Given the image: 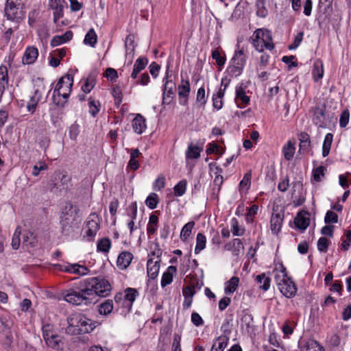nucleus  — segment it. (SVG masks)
<instances>
[{
  "mask_svg": "<svg viewBox=\"0 0 351 351\" xmlns=\"http://www.w3.org/2000/svg\"><path fill=\"white\" fill-rule=\"evenodd\" d=\"M88 289L84 285V281L80 282L78 285L73 286L62 293L63 299L68 303L80 306L89 305L93 303L89 293Z\"/></svg>",
  "mask_w": 351,
  "mask_h": 351,
  "instance_id": "obj_1",
  "label": "nucleus"
},
{
  "mask_svg": "<svg viewBox=\"0 0 351 351\" xmlns=\"http://www.w3.org/2000/svg\"><path fill=\"white\" fill-rule=\"evenodd\" d=\"M84 285L88 289V293L95 303L96 296L106 298L112 291V285L106 278L97 276L90 277L83 280Z\"/></svg>",
  "mask_w": 351,
  "mask_h": 351,
  "instance_id": "obj_2",
  "label": "nucleus"
},
{
  "mask_svg": "<svg viewBox=\"0 0 351 351\" xmlns=\"http://www.w3.org/2000/svg\"><path fill=\"white\" fill-rule=\"evenodd\" d=\"M73 84V78L70 75H66L59 79L53 90L52 97L54 104L61 108L64 107L69 98Z\"/></svg>",
  "mask_w": 351,
  "mask_h": 351,
  "instance_id": "obj_3",
  "label": "nucleus"
},
{
  "mask_svg": "<svg viewBox=\"0 0 351 351\" xmlns=\"http://www.w3.org/2000/svg\"><path fill=\"white\" fill-rule=\"evenodd\" d=\"M251 42L254 47L260 52L263 51L265 48L269 50H272L274 48L271 34L268 30L256 29L251 37Z\"/></svg>",
  "mask_w": 351,
  "mask_h": 351,
  "instance_id": "obj_4",
  "label": "nucleus"
},
{
  "mask_svg": "<svg viewBox=\"0 0 351 351\" xmlns=\"http://www.w3.org/2000/svg\"><path fill=\"white\" fill-rule=\"evenodd\" d=\"M8 20L19 22L25 16V5L22 0H7L4 9Z\"/></svg>",
  "mask_w": 351,
  "mask_h": 351,
  "instance_id": "obj_5",
  "label": "nucleus"
},
{
  "mask_svg": "<svg viewBox=\"0 0 351 351\" xmlns=\"http://www.w3.org/2000/svg\"><path fill=\"white\" fill-rule=\"evenodd\" d=\"M79 212L80 209L77 206L73 205L71 202L66 203L61 215L63 228L77 223L80 220Z\"/></svg>",
  "mask_w": 351,
  "mask_h": 351,
  "instance_id": "obj_6",
  "label": "nucleus"
},
{
  "mask_svg": "<svg viewBox=\"0 0 351 351\" xmlns=\"http://www.w3.org/2000/svg\"><path fill=\"white\" fill-rule=\"evenodd\" d=\"M99 223L100 221L98 215L95 213L90 214L83 228L84 236L87 237L89 241H92L99 230Z\"/></svg>",
  "mask_w": 351,
  "mask_h": 351,
  "instance_id": "obj_7",
  "label": "nucleus"
},
{
  "mask_svg": "<svg viewBox=\"0 0 351 351\" xmlns=\"http://www.w3.org/2000/svg\"><path fill=\"white\" fill-rule=\"evenodd\" d=\"M82 320V314L73 313L67 318L68 326L66 328V333L71 335H79L80 323Z\"/></svg>",
  "mask_w": 351,
  "mask_h": 351,
  "instance_id": "obj_8",
  "label": "nucleus"
},
{
  "mask_svg": "<svg viewBox=\"0 0 351 351\" xmlns=\"http://www.w3.org/2000/svg\"><path fill=\"white\" fill-rule=\"evenodd\" d=\"M162 105H169L172 101L176 92V83L173 81H167L164 82Z\"/></svg>",
  "mask_w": 351,
  "mask_h": 351,
  "instance_id": "obj_9",
  "label": "nucleus"
},
{
  "mask_svg": "<svg viewBox=\"0 0 351 351\" xmlns=\"http://www.w3.org/2000/svg\"><path fill=\"white\" fill-rule=\"evenodd\" d=\"M296 228L304 231L310 224V213L308 211H300L294 219Z\"/></svg>",
  "mask_w": 351,
  "mask_h": 351,
  "instance_id": "obj_10",
  "label": "nucleus"
},
{
  "mask_svg": "<svg viewBox=\"0 0 351 351\" xmlns=\"http://www.w3.org/2000/svg\"><path fill=\"white\" fill-rule=\"evenodd\" d=\"M278 287L280 292L287 298H293L297 292L295 285L290 278L281 283Z\"/></svg>",
  "mask_w": 351,
  "mask_h": 351,
  "instance_id": "obj_11",
  "label": "nucleus"
},
{
  "mask_svg": "<svg viewBox=\"0 0 351 351\" xmlns=\"http://www.w3.org/2000/svg\"><path fill=\"white\" fill-rule=\"evenodd\" d=\"M123 293V307L131 308L139 293L137 289L128 287L124 290Z\"/></svg>",
  "mask_w": 351,
  "mask_h": 351,
  "instance_id": "obj_12",
  "label": "nucleus"
},
{
  "mask_svg": "<svg viewBox=\"0 0 351 351\" xmlns=\"http://www.w3.org/2000/svg\"><path fill=\"white\" fill-rule=\"evenodd\" d=\"M247 57V51L243 47L239 48V45H237V49L235 50L234 54L231 60V63L237 64L244 68L246 64Z\"/></svg>",
  "mask_w": 351,
  "mask_h": 351,
  "instance_id": "obj_13",
  "label": "nucleus"
},
{
  "mask_svg": "<svg viewBox=\"0 0 351 351\" xmlns=\"http://www.w3.org/2000/svg\"><path fill=\"white\" fill-rule=\"evenodd\" d=\"M273 273L274 274V280L278 287L289 278L287 276L286 268L282 263L276 265Z\"/></svg>",
  "mask_w": 351,
  "mask_h": 351,
  "instance_id": "obj_14",
  "label": "nucleus"
},
{
  "mask_svg": "<svg viewBox=\"0 0 351 351\" xmlns=\"http://www.w3.org/2000/svg\"><path fill=\"white\" fill-rule=\"evenodd\" d=\"M191 91L190 83L189 80H184L182 79L181 84L178 86V95L180 99V104L181 105H186L188 101V97Z\"/></svg>",
  "mask_w": 351,
  "mask_h": 351,
  "instance_id": "obj_15",
  "label": "nucleus"
},
{
  "mask_svg": "<svg viewBox=\"0 0 351 351\" xmlns=\"http://www.w3.org/2000/svg\"><path fill=\"white\" fill-rule=\"evenodd\" d=\"M96 324L97 323L95 322L82 314V320L80 323V328L77 329L79 330V335L92 332L96 327Z\"/></svg>",
  "mask_w": 351,
  "mask_h": 351,
  "instance_id": "obj_16",
  "label": "nucleus"
},
{
  "mask_svg": "<svg viewBox=\"0 0 351 351\" xmlns=\"http://www.w3.org/2000/svg\"><path fill=\"white\" fill-rule=\"evenodd\" d=\"M64 0H50L49 6L53 10V21L57 23L58 21L63 17V3Z\"/></svg>",
  "mask_w": 351,
  "mask_h": 351,
  "instance_id": "obj_17",
  "label": "nucleus"
},
{
  "mask_svg": "<svg viewBox=\"0 0 351 351\" xmlns=\"http://www.w3.org/2000/svg\"><path fill=\"white\" fill-rule=\"evenodd\" d=\"M132 127L137 134H143L147 128L146 120L141 114H137L132 122Z\"/></svg>",
  "mask_w": 351,
  "mask_h": 351,
  "instance_id": "obj_18",
  "label": "nucleus"
},
{
  "mask_svg": "<svg viewBox=\"0 0 351 351\" xmlns=\"http://www.w3.org/2000/svg\"><path fill=\"white\" fill-rule=\"evenodd\" d=\"M38 56V50L34 47H27L23 57V63L30 64L34 63Z\"/></svg>",
  "mask_w": 351,
  "mask_h": 351,
  "instance_id": "obj_19",
  "label": "nucleus"
},
{
  "mask_svg": "<svg viewBox=\"0 0 351 351\" xmlns=\"http://www.w3.org/2000/svg\"><path fill=\"white\" fill-rule=\"evenodd\" d=\"M133 255L129 252H122L118 256L117 265L120 269H125L131 263Z\"/></svg>",
  "mask_w": 351,
  "mask_h": 351,
  "instance_id": "obj_20",
  "label": "nucleus"
},
{
  "mask_svg": "<svg viewBox=\"0 0 351 351\" xmlns=\"http://www.w3.org/2000/svg\"><path fill=\"white\" fill-rule=\"evenodd\" d=\"M284 215L280 213H273L270 220V228L271 232L277 234L282 227Z\"/></svg>",
  "mask_w": 351,
  "mask_h": 351,
  "instance_id": "obj_21",
  "label": "nucleus"
},
{
  "mask_svg": "<svg viewBox=\"0 0 351 351\" xmlns=\"http://www.w3.org/2000/svg\"><path fill=\"white\" fill-rule=\"evenodd\" d=\"M225 247L226 250L232 251L233 254L237 256L244 251L243 244L239 239H234L230 243L226 244Z\"/></svg>",
  "mask_w": 351,
  "mask_h": 351,
  "instance_id": "obj_22",
  "label": "nucleus"
},
{
  "mask_svg": "<svg viewBox=\"0 0 351 351\" xmlns=\"http://www.w3.org/2000/svg\"><path fill=\"white\" fill-rule=\"evenodd\" d=\"M148 60L145 57L138 58L134 64L133 71L131 74V77L135 79L137 77L138 73L141 72L147 65Z\"/></svg>",
  "mask_w": 351,
  "mask_h": 351,
  "instance_id": "obj_23",
  "label": "nucleus"
},
{
  "mask_svg": "<svg viewBox=\"0 0 351 351\" xmlns=\"http://www.w3.org/2000/svg\"><path fill=\"white\" fill-rule=\"evenodd\" d=\"M236 102H238V101H241V104H238L237 106L239 108H243L245 106L247 105L250 102V97L246 95L245 91L244 88H243L242 85L239 86H237L236 88V98H235Z\"/></svg>",
  "mask_w": 351,
  "mask_h": 351,
  "instance_id": "obj_24",
  "label": "nucleus"
},
{
  "mask_svg": "<svg viewBox=\"0 0 351 351\" xmlns=\"http://www.w3.org/2000/svg\"><path fill=\"white\" fill-rule=\"evenodd\" d=\"M42 99V93L38 89L35 90L34 95L30 97L29 101L27 102V110L33 113L36 109L38 103Z\"/></svg>",
  "mask_w": 351,
  "mask_h": 351,
  "instance_id": "obj_25",
  "label": "nucleus"
},
{
  "mask_svg": "<svg viewBox=\"0 0 351 351\" xmlns=\"http://www.w3.org/2000/svg\"><path fill=\"white\" fill-rule=\"evenodd\" d=\"M65 271L69 273L78 274L80 276H85L90 272L88 267L79 264H70L65 268Z\"/></svg>",
  "mask_w": 351,
  "mask_h": 351,
  "instance_id": "obj_26",
  "label": "nucleus"
},
{
  "mask_svg": "<svg viewBox=\"0 0 351 351\" xmlns=\"http://www.w3.org/2000/svg\"><path fill=\"white\" fill-rule=\"evenodd\" d=\"M159 262H160L159 261H153V260H152V259H149L147 261V272L148 276L151 279H153V280L155 279L158 274L159 269H160Z\"/></svg>",
  "mask_w": 351,
  "mask_h": 351,
  "instance_id": "obj_27",
  "label": "nucleus"
},
{
  "mask_svg": "<svg viewBox=\"0 0 351 351\" xmlns=\"http://www.w3.org/2000/svg\"><path fill=\"white\" fill-rule=\"evenodd\" d=\"M295 152V142L288 141L282 147L285 158L289 161L293 159Z\"/></svg>",
  "mask_w": 351,
  "mask_h": 351,
  "instance_id": "obj_28",
  "label": "nucleus"
},
{
  "mask_svg": "<svg viewBox=\"0 0 351 351\" xmlns=\"http://www.w3.org/2000/svg\"><path fill=\"white\" fill-rule=\"evenodd\" d=\"M324 64L320 59H317L314 62L312 75L315 82L319 81L324 75Z\"/></svg>",
  "mask_w": 351,
  "mask_h": 351,
  "instance_id": "obj_29",
  "label": "nucleus"
},
{
  "mask_svg": "<svg viewBox=\"0 0 351 351\" xmlns=\"http://www.w3.org/2000/svg\"><path fill=\"white\" fill-rule=\"evenodd\" d=\"M176 272L175 266H169L167 270L162 274L161 279V287H165L171 283L173 274Z\"/></svg>",
  "mask_w": 351,
  "mask_h": 351,
  "instance_id": "obj_30",
  "label": "nucleus"
},
{
  "mask_svg": "<svg viewBox=\"0 0 351 351\" xmlns=\"http://www.w3.org/2000/svg\"><path fill=\"white\" fill-rule=\"evenodd\" d=\"M229 337L227 334L219 337L213 343L210 351H223L228 345Z\"/></svg>",
  "mask_w": 351,
  "mask_h": 351,
  "instance_id": "obj_31",
  "label": "nucleus"
},
{
  "mask_svg": "<svg viewBox=\"0 0 351 351\" xmlns=\"http://www.w3.org/2000/svg\"><path fill=\"white\" fill-rule=\"evenodd\" d=\"M228 85V84H226L223 89L220 88L216 94L213 95V107L217 110L221 109L223 107V97Z\"/></svg>",
  "mask_w": 351,
  "mask_h": 351,
  "instance_id": "obj_32",
  "label": "nucleus"
},
{
  "mask_svg": "<svg viewBox=\"0 0 351 351\" xmlns=\"http://www.w3.org/2000/svg\"><path fill=\"white\" fill-rule=\"evenodd\" d=\"M256 282L258 285V288L264 291L269 290L270 287L271 278L267 276L265 274L257 275Z\"/></svg>",
  "mask_w": 351,
  "mask_h": 351,
  "instance_id": "obj_33",
  "label": "nucleus"
},
{
  "mask_svg": "<svg viewBox=\"0 0 351 351\" xmlns=\"http://www.w3.org/2000/svg\"><path fill=\"white\" fill-rule=\"evenodd\" d=\"M43 337L47 346H51L52 344L49 341V338H51L54 335L56 332L54 329V326L49 324H44L42 327Z\"/></svg>",
  "mask_w": 351,
  "mask_h": 351,
  "instance_id": "obj_34",
  "label": "nucleus"
},
{
  "mask_svg": "<svg viewBox=\"0 0 351 351\" xmlns=\"http://www.w3.org/2000/svg\"><path fill=\"white\" fill-rule=\"evenodd\" d=\"M58 180H60V184H58V183H53L52 188H58L62 187V189H69L71 182V178L69 175H67L66 173H59L58 175Z\"/></svg>",
  "mask_w": 351,
  "mask_h": 351,
  "instance_id": "obj_35",
  "label": "nucleus"
},
{
  "mask_svg": "<svg viewBox=\"0 0 351 351\" xmlns=\"http://www.w3.org/2000/svg\"><path fill=\"white\" fill-rule=\"evenodd\" d=\"M298 139L300 141V151H306L311 146V140L309 135L306 132H301L298 135Z\"/></svg>",
  "mask_w": 351,
  "mask_h": 351,
  "instance_id": "obj_36",
  "label": "nucleus"
},
{
  "mask_svg": "<svg viewBox=\"0 0 351 351\" xmlns=\"http://www.w3.org/2000/svg\"><path fill=\"white\" fill-rule=\"evenodd\" d=\"M210 171H213L215 174V177L213 180V183L215 186H218V189H220L221 185L223 183V176H221L222 169L213 164H210Z\"/></svg>",
  "mask_w": 351,
  "mask_h": 351,
  "instance_id": "obj_37",
  "label": "nucleus"
},
{
  "mask_svg": "<svg viewBox=\"0 0 351 351\" xmlns=\"http://www.w3.org/2000/svg\"><path fill=\"white\" fill-rule=\"evenodd\" d=\"M239 278L237 276L232 277L226 284L225 293L231 294L233 293L239 286Z\"/></svg>",
  "mask_w": 351,
  "mask_h": 351,
  "instance_id": "obj_38",
  "label": "nucleus"
},
{
  "mask_svg": "<svg viewBox=\"0 0 351 351\" xmlns=\"http://www.w3.org/2000/svg\"><path fill=\"white\" fill-rule=\"evenodd\" d=\"M113 309V302L112 300H106L102 302L98 308L99 313L101 315H109Z\"/></svg>",
  "mask_w": 351,
  "mask_h": 351,
  "instance_id": "obj_39",
  "label": "nucleus"
},
{
  "mask_svg": "<svg viewBox=\"0 0 351 351\" xmlns=\"http://www.w3.org/2000/svg\"><path fill=\"white\" fill-rule=\"evenodd\" d=\"M332 139L333 135L331 133H328L325 136L322 145V156L324 157H326L329 154Z\"/></svg>",
  "mask_w": 351,
  "mask_h": 351,
  "instance_id": "obj_40",
  "label": "nucleus"
},
{
  "mask_svg": "<svg viewBox=\"0 0 351 351\" xmlns=\"http://www.w3.org/2000/svg\"><path fill=\"white\" fill-rule=\"evenodd\" d=\"M206 238L202 233H198L196 237V245L195 247V254H199L206 247Z\"/></svg>",
  "mask_w": 351,
  "mask_h": 351,
  "instance_id": "obj_41",
  "label": "nucleus"
},
{
  "mask_svg": "<svg viewBox=\"0 0 351 351\" xmlns=\"http://www.w3.org/2000/svg\"><path fill=\"white\" fill-rule=\"evenodd\" d=\"M158 217L156 215H151L147 227V234H154L158 228Z\"/></svg>",
  "mask_w": 351,
  "mask_h": 351,
  "instance_id": "obj_42",
  "label": "nucleus"
},
{
  "mask_svg": "<svg viewBox=\"0 0 351 351\" xmlns=\"http://www.w3.org/2000/svg\"><path fill=\"white\" fill-rule=\"evenodd\" d=\"M97 42V36L94 30V29L91 28L86 33L84 43L86 45H88L90 47H95Z\"/></svg>",
  "mask_w": 351,
  "mask_h": 351,
  "instance_id": "obj_43",
  "label": "nucleus"
},
{
  "mask_svg": "<svg viewBox=\"0 0 351 351\" xmlns=\"http://www.w3.org/2000/svg\"><path fill=\"white\" fill-rule=\"evenodd\" d=\"M201 149L197 146L192 144L189 145L186 151V158L197 159L200 156Z\"/></svg>",
  "mask_w": 351,
  "mask_h": 351,
  "instance_id": "obj_44",
  "label": "nucleus"
},
{
  "mask_svg": "<svg viewBox=\"0 0 351 351\" xmlns=\"http://www.w3.org/2000/svg\"><path fill=\"white\" fill-rule=\"evenodd\" d=\"M194 226L195 223L193 221H189L183 226L180 232V239L182 241L188 239L191 234Z\"/></svg>",
  "mask_w": 351,
  "mask_h": 351,
  "instance_id": "obj_45",
  "label": "nucleus"
},
{
  "mask_svg": "<svg viewBox=\"0 0 351 351\" xmlns=\"http://www.w3.org/2000/svg\"><path fill=\"white\" fill-rule=\"evenodd\" d=\"M49 341L52 344L51 346H47L48 347L56 350H62L63 349V343L59 335H58L57 332L53 335L51 338H49Z\"/></svg>",
  "mask_w": 351,
  "mask_h": 351,
  "instance_id": "obj_46",
  "label": "nucleus"
},
{
  "mask_svg": "<svg viewBox=\"0 0 351 351\" xmlns=\"http://www.w3.org/2000/svg\"><path fill=\"white\" fill-rule=\"evenodd\" d=\"M95 84H96V80H95V78L94 76H92V75H89L84 84L82 86V90L84 93H90L92 89L94 88V86H95Z\"/></svg>",
  "mask_w": 351,
  "mask_h": 351,
  "instance_id": "obj_47",
  "label": "nucleus"
},
{
  "mask_svg": "<svg viewBox=\"0 0 351 351\" xmlns=\"http://www.w3.org/2000/svg\"><path fill=\"white\" fill-rule=\"evenodd\" d=\"M111 246L110 240L108 238L100 239L97 245V251L107 253L110 250Z\"/></svg>",
  "mask_w": 351,
  "mask_h": 351,
  "instance_id": "obj_48",
  "label": "nucleus"
},
{
  "mask_svg": "<svg viewBox=\"0 0 351 351\" xmlns=\"http://www.w3.org/2000/svg\"><path fill=\"white\" fill-rule=\"evenodd\" d=\"M301 351H325V350L317 341H311L302 348Z\"/></svg>",
  "mask_w": 351,
  "mask_h": 351,
  "instance_id": "obj_49",
  "label": "nucleus"
},
{
  "mask_svg": "<svg viewBox=\"0 0 351 351\" xmlns=\"http://www.w3.org/2000/svg\"><path fill=\"white\" fill-rule=\"evenodd\" d=\"M187 182L186 180H180L173 188L175 196H182L185 193Z\"/></svg>",
  "mask_w": 351,
  "mask_h": 351,
  "instance_id": "obj_50",
  "label": "nucleus"
},
{
  "mask_svg": "<svg viewBox=\"0 0 351 351\" xmlns=\"http://www.w3.org/2000/svg\"><path fill=\"white\" fill-rule=\"evenodd\" d=\"M21 227L18 226L14 231L12 239V247L14 250H18L21 244Z\"/></svg>",
  "mask_w": 351,
  "mask_h": 351,
  "instance_id": "obj_51",
  "label": "nucleus"
},
{
  "mask_svg": "<svg viewBox=\"0 0 351 351\" xmlns=\"http://www.w3.org/2000/svg\"><path fill=\"white\" fill-rule=\"evenodd\" d=\"M36 239L35 235L31 232H27L23 234V243L25 245L31 247L35 246Z\"/></svg>",
  "mask_w": 351,
  "mask_h": 351,
  "instance_id": "obj_52",
  "label": "nucleus"
},
{
  "mask_svg": "<svg viewBox=\"0 0 351 351\" xmlns=\"http://www.w3.org/2000/svg\"><path fill=\"white\" fill-rule=\"evenodd\" d=\"M89 112L93 117H96L100 110V102L99 101H95L90 99L88 101Z\"/></svg>",
  "mask_w": 351,
  "mask_h": 351,
  "instance_id": "obj_53",
  "label": "nucleus"
},
{
  "mask_svg": "<svg viewBox=\"0 0 351 351\" xmlns=\"http://www.w3.org/2000/svg\"><path fill=\"white\" fill-rule=\"evenodd\" d=\"M125 48L126 56L134 53L135 46L134 43V39L132 36L128 35L125 41Z\"/></svg>",
  "mask_w": 351,
  "mask_h": 351,
  "instance_id": "obj_54",
  "label": "nucleus"
},
{
  "mask_svg": "<svg viewBox=\"0 0 351 351\" xmlns=\"http://www.w3.org/2000/svg\"><path fill=\"white\" fill-rule=\"evenodd\" d=\"M158 203V195L156 193H151L149 195V196L147 197L145 200V204L148 208L150 209H154L156 208Z\"/></svg>",
  "mask_w": 351,
  "mask_h": 351,
  "instance_id": "obj_55",
  "label": "nucleus"
},
{
  "mask_svg": "<svg viewBox=\"0 0 351 351\" xmlns=\"http://www.w3.org/2000/svg\"><path fill=\"white\" fill-rule=\"evenodd\" d=\"M243 70V67L233 63H231L227 69L228 73L232 77L239 76L242 73Z\"/></svg>",
  "mask_w": 351,
  "mask_h": 351,
  "instance_id": "obj_56",
  "label": "nucleus"
},
{
  "mask_svg": "<svg viewBox=\"0 0 351 351\" xmlns=\"http://www.w3.org/2000/svg\"><path fill=\"white\" fill-rule=\"evenodd\" d=\"M251 178H252V173L251 171L246 173L243 178L241 180V181L239 183L240 186V191L243 189H245L246 191L249 189L250 185H251Z\"/></svg>",
  "mask_w": 351,
  "mask_h": 351,
  "instance_id": "obj_57",
  "label": "nucleus"
},
{
  "mask_svg": "<svg viewBox=\"0 0 351 351\" xmlns=\"http://www.w3.org/2000/svg\"><path fill=\"white\" fill-rule=\"evenodd\" d=\"M231 225V230L234 236H242L244 234L245 230L239 228L238 221L236 218L232 219Z\"/></svg>",
  "mask_w": 351,
  "mask_h": 351,
  "instance_id": "obj_58",
  "label": "nucleus"
},
{
  "mask_svg": "<svg viewBox=\"0 0 351 351\" xmlns=\"http://www.w3.org/2000/svg\"><path fill=\"white\" fill-rule=\"evenodd\" d=\"M111 94L114 99L115 104L119 106L122 101V91L119 86H115L112 88Z\"/></svg>",
  "mask_w": 351,
  "mask_h": 351,
  "instance_id": "obj_59",
  "label": "nucleus"
},
{
  "mask_svg": "<svg viewBox=\"0 0 351 351\" xmlns=\"http://www.w3.org/2000/svg\"><path fill=\"white\" fill-rule=\"evenodd\" d=\"M329 241L326 237H320L317 241V249L321 252H326L329 246Z\"/></svg>",
  "mask_w": 351,
  "mask_h": 351,
  "instance_id": "obj_60",
  "label": "nucleus"
},
{
  "mask_svg": "<svg viewBox=\"0 0 351 351\" xmlns=\"http://www.w3.org/2000/svg\"><path fill=\"white\" fill-rule=\"evenodd\" d=\"M212 58L215 60L217 64L219 66H222L225 64L226 58L221 56L218 49H215L212 52Z\"/></svg>",
  "mask_w": 351,
  "mask_h": 351,
  "instance_id": "obj_61",
  "label": "nucleus"
},
{
  "mask_svg": "<svg viewBox=\"0 0 351 351\" xmlns=\"http://www.w3.org/2000/svg\"><path fill=\"white\" fill-rule=\"evenodd\" d=\"M304 36V32H300L298 33V34L295 36L293 43L289 46V49L293 50L295 49L302 43L303 40Z\"/></svg>",
  "mask_w": 351,
  "mask_h": 351,
  "instance_id": "obj_62",
  "label": "nucleus"
},
{
  "mask_svg": "<svg viewBox=\"0 0 351 351\" xmlns=\"http://www.w3.org/2000/svg\"><path fill=\"white\" fill-rule=\"evenodd\" d=\"M325 167L324 166H319L313 171V179L316 182H320L321 178L324 176Z\"/></svg>",
  "mask_w": 351,
  "mask_h": 351,
  "instance_id": "obj_63",
  "label": "nucleus"
},
{
  "mask_svg": "<svg viewBox=\"0 0 351 351\" xmlns=\"http://www.w3.org/2000/svg\"><path fill=\"white\" fill-rule=\"evenodd\" d=\"M324 221L326 223H337L338 221V216L335 213L328 210L326 214Z\"/></svg>",
  "mask_w": 351,
  "mask_h": 351,
  "instance_id": "obj_64",
  "label": "nucleus"
}]
</instances>
